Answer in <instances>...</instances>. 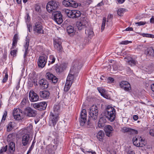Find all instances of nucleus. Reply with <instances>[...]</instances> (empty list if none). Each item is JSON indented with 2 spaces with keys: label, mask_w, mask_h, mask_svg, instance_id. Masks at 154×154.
<instances>
[{
  "label": "nucleus",
  "mask_w": 154,
  "mask_h": 154,
  "mask_svg": "<svg viewBox=\"0 0 154 154\" xmlns=\"http://www.w3.org/2000/svg\"><path fill=\"white\" fill-rule=\"evenodd\" d=\"M88 20L85 18L79 21H78L76 23V26L79 30L86 28L85 30V34L88 38H91L94 35V33L91 28L88 27Z\"/></svg>",
  "instance_id": "nucleus-1"
},
{
  "label": "nucleus",
  "mask_w": 154,
  "mask_h": 154,
  "mask_svg": "<svg viewBox=\"0 0 154 154\" xmlns=\"http://www.w3.org/2000/svg\"><path fill=\"white\" fill-rule=\"evenodd\" d=\"M74 65L71 69L69 74L67 77L66 82H69L72 84L74 78V75L77 72L78 70L82 67V64L81 61L75 60L73 63Z\"/></svg>",
  "instance_id": "nucleus-2"
},
{
  "label": "nucleus",
  "mask_w": 154,
  "mask_h": 154,
  "mask_svg": "<svg viewBox=\"0 0 154 154\" xmlns=\"http://www.w3.org/2000/svg\"><path fill=\"white\" fill-rule=\"evenodd\" d=\"M104 115L109 120L113 122L116 117L115 109L112 106L108 105L105 109Z\"/></svg>",
  "instance_id": "nucleus-3"
},
{
  "label": "nucleus",
  "mask_w": 154,
  "mask_h": 154,
  "mask_svg": "<svg viewBox=\"0 0 154 154\" xmlns=\"http://www.w3.org/2000/svg\"><path fill=\"white\" fill-rule=\"evenodd\" d=\"M98 109V107L95 105H93L90 107L89 112L90 116L87 122L88 125H89L90 120L91 119L94 121L97 119L99 112Z\"/></svg>",
  "instance_id": "nucleus-4"
},
{
  "label": "nucleus",
  "mask_w": 154,
  "mask_h": 154,
  "mask_svg": "<svg viewBox=\"0 0 154 154\" xmlns=\"http://www.w3.org/2000/svg\"><path fill=\"white\" fill-rule=\"evenodd\" d=\"M60 6V3L56 1L51 0L49 2L46 6V9L49 12H54V11L57 9Z\"/></svg>",
  "instance_id": "nucleus-5"
},
{
  "label": "nucleus",
  "mask_w": 154,
  "mask_h": 154,
  "mask_svg": "<svg viewBox=\"0 0 154 154\" xmlns=\"http://www.w3.org/2000/svg\"><path fill=\"white\" fill-rule=\"evenodd\" d=\"M59 113H51L49 120V125L54 127L56 124L59 118Z\"/></svg>",
  "instance_id": "nucleus-6"
},
{
  "label": "nucleus",
  "mask_w": 154,
  "mask_h": 154,
  "mask_svg": "<svg viewBox=\"0 0 154 154\" xmlns=\"http://www.w3.org/2000/svg\"><path fill=\"white\" fill-rule=\"evenodd\" d=\"M65 12L67 16L70 18H75L78 17L81 15V12L79 11L70 10L66 9Z\"/></svg>",
  "instance_id": "nucleus-7"
},
{
  "label": "nucleus",
  "mask_w": 154,
  "mask_h": 154,
  "mask_svg": "<svg viewBox=\"0 0 154 154\" xmlns=\"http://www.w3.org/2000/svg\"><path fill=\"white\" fill-rule=\"evenodd\" d=\"M13 114L14 119L17 120H21L24 117L23 113L19 108H14Z\"/></svg>",
  "instance_id": "nucleus-8"
},
{
  "label": "nucleus",
  "mask_w": 154,
  "mask_h": 154,
  "mask_svg": "<svg viewBox=\"0 0 154 154\" xmlns=\"http://www.w3.org/2000/svg\"><path fill=\"white\" fill-rule=\"evenodd\" d=\"M54 20L58 24L61 23L63 21L61 12L58 11L54 12L52 16Z\"/></svg>",
  "instance_id": "nucleus-9"
},
{
  "label": "nucleus",
  "mask_w": 154,
  "mask_h": 154,
  "mask_svg": "<svg viewBox=\"0 0 154 154\" xmlns=\"http://www.w3.org/2000/svg\"><path fill=\"white\" fill-rule=\"evenodd\" d=\"M33 29L35 33L38 34L44 33L43 26L41 23L40 22H37L35 23V25L33 26Z\"/></svg>",
  "instance_id": "nucleus-10"
},
{
  "label": "nucleus",
  "mask_w": 154,
  "mask_h": 154,
  "mask_svg": "<svg viewBox=\"0 0 154 154\" xmlns=\"http://www.w3.org/2000/svg\"><path fill=\"white\" fill-rule=\"evenodd\" d=\"M87 112L85 109H83L80 114V125L84 126L87 121Z\"/></svg>",
  "instance_id": "nucleus-11"
},
{
  "label": "nucleus",
  "mask_w": 154,
  "mask_h": 154,
  "mask_svg": "<svg viewBox=\"0 0 154 154\" xmlns=\"http://www.w3.org/2000/svg\"><path fill=\"white\" fill-rule=\"evenodd\" d=\"M47 104L45 102H42L33 104V107L38 110H44L45 109Z\"/></svg>",
  "instance_id": "nucleus-12"
},
{
  "label": "nucleus",
  "mask_w": 154,
  "mask_h": 154,
  "mask_svg": "<svg viewBox=\"0 0 154 154\" xmlns=\"http://www.w3.org/2000/svg\"><path fill=\"white\" fill-rule=\"evenodd\" d=\"M47 57L45 55L40 56L38 62L39 67L43 68L45 66L47 61Z\"/></svg>",
  "instance_id": "nucleus-13"
},
{
  "label": "nucleus",
  "mask_w": 154,
  "mask_h": 154,
  "mask_svg": "<svg viewBox=\"0 0 154 154\" xmlns=\"http://www.w3.org/2000/svg\"><path fill=\"white\" fill-rule=\"evenodd\" d=\"M24 113L26 116L29 117H34L37 114V112L30 107H27L25 110Z\"/></svg>",
  "instance_id": "nucleus-14"
},
{
  "label": "nucleus",
  "mask_w": 154,
  "mask_h": 154,
  "mask_svg": "<svg viewBox=\"0 0 154 154\" xmlns=\"http://www.w3.org/2000/svg\"><path fill=\"white\" fill-rule=\"evenodd\" d=\"M29 99L32 102L37 101L39 99L38 95L32 90H31L29 94Z\"/></svg>",
  "instance_id": "nucleus-15"
},
{
  "label": "nucleus",
  "mask_w": 154,
  "mask_h": 154,
  "mask_svg": "<svg viewBox=\"0 0 154 154\" xmlns=\"http://www.w3.org/2000/svg\"><path fill=\"white\" fill-rule=\"evenodd\" d=\"M63 4L66 7L75 8L78 6V4L72 0H65L63 2Z\"/></svg>",
  "instance_id": "nucleus-16"
},
{
  "label": "nucleus",
  "mask_w": 154,
  "mask_h": 154,
  "mask_svg": "<svg viewBox=\"0 0 154 154\" xmlns=\"http://www.w3.org/2000/svg\"><path fill=\"white\" fill-rule=\"evenodd\" d=\"M119 86L126 91H128L131 89V85L127 81H122L120 82L119 83Z\"/></svg>",
  "instance_id": "nucleus-17"
},
{
  "label": "nucleus",
  "mask_w": 154,
  "mask_h": 154,
  "mask_svg": "<svg viewBox=\"0 0 154 154\" xmlns=\"http://www.w3.org/2000/svg\"><path fill=\"white\" fill-rule=\"evenodd\" d=\"M104 130L106 136L111 137L112 136L113 129L112 127L110 125H106L104 128Z\"/></svg>",
  "instance_id": "nucleus-18"
},
{
  "label": "nucleus",
  "mask_w": 154,
  "mask_h": 154,
  "mask_svg": "<svg viewBox=\"0 0 154 154\" xmlns=\"http://www.w3.org/2000/svg\"><path fill=\"white\" fill-rule=\"evenodd\" d=\"M30 135L28 134H24L22 137V143L24 146L29 144L31 141Z\"/></svg>",
  "instance_id": "nucleus-19"
},
{
  "label": "nucleus",
  "mask_w": 154,
  "mask_h": 154,
  "mask_svg": "<svg viewBox=\"0 0 154 154\" xmlns=\"http://www.w3.org/2000/svg\"><path fill=\"white\" fill-rule=\"evenodd\" d=\"M61 42L59 39H55L54 41V48L59 52L62 51V47L61 45Z\"/></svg>",
  "instance_id": "nucleus-20"
},
{
  "label": "nucleus",
  "mask_w": 154,
  "mask_h": 154,
  "mask_svg": "<svg viewBox=\"0 0 154 154\" xmlns=\"http://www.w3.org/2000/svg\"><path fill=\"white\" fill-rule=\"evenodd\" d=\"M125 60L131 66H134L137 63V61L134 60L132 58L128 57L125 58Z\"/></svg>",
  "instance_id": "nucleus-21"
},
{
  "label": "nucleus",
  "mask_w": 154,
  "mask_h": 154,
  "mask_svg": "<svg viewBox=\"0 0 154 154\" xmlns=\"http://www.w3.org/2000/svg\"><path fill=\"white\" fill-rule=\"evenodd\" d=\"M121 131L122 132L124 133L130 132L132 134H138V131L137 130L125 127L122 128Z\"/></svg>",
  "instance_id": "nucleus-22"
},
{
  "label": "nucleus",
  "mask_w": 154,
  "mask_h": 154,
  "mask_svg": "<svg viewBox=\"0 0 154 154\" xmlns=\"http://www.w3.org/2000/svg\"><path fill=\"white\" fill-rule=\"evenodd\" d=\"M29 38L27 37H26L25 40V44L24 45V47L25 49V53L23 56L24 58H25L27 54L29 52L28 47L29 45Z\"/></svg>",
  "instance_id": "nucleus-23"
},
{
  "label": "nucleus",
  "mask_w": 154,
  "mask_h": 154,
  "mask_svg": "<svg viewBox=\"0 0 154 154\" xmlns=\"http://www.w3.org/2000/svg\"><path fill=\"white\" fill-rule=\"evenodd\" d=\"M39 94L41 98L44 99H48L49 97L50 94L48 91L44 90L40 91Z\"/></svg>",
  "instance_id": "nucleus-24"
},
{
  "label": "nucleus",
  "mask_w": 154,
  "mask_h": 154,
  "mask_svg": "<svg viewBox=\"0 0 154 154\" xmlns=\"http://www.w3.org/2000/svg\"><path fill=\"white\" fill-rule=\"evenodd\" d=\"M143 140V139L141 137L136 136L133 139V142L134 145L137 147H139V144L140 141Z\"/></svg>",
  "instance_id": "nucleus-25"
},
{
  "label": "nucleus",
  "mask_w": 154,
  "mask_h": 154,
  "mask_svg": "<svg viewBox=\"0 0 154 154\" xmlns=\"http://www.w3.org/2000/svg\"><path fill=\"white\" fill-rule=\"evenodd\" d=\"M106 122L105 117L101 118L98 122V126L100 128H104L105 123Z\"/></svg>",
  "instance_id": "nucleus-26"
},
{
  "label": "nucleus",
  "mask_w": 154,
  "mask_h": 154,
  "mask_svg": "<svg viewBox=\"0 0 154 154\" xmlns=\"http://www.w3.org/2000/svg\"><path fill=\"white\" fill-rule=\"evenodd\" d=\"M46 78L48 80L51 79V77H54V80H52V82L54 83H55L57 82L58 81V79L52 73L50 72H48L46 73Z\"/></svg>",
  "instance_id": "nucleus-27"
},
{
  "label": "nucleus",
  "mask_w": 154,
  "mask_h": 154,
  "mask_svg": "<svg viewBox=\"0 0 154 154\" xmlns=\"http://www.w3.org/2000/svg\"><path fill=\"white\" fill-rule=\"evenodd\" d=\"M39 85L41 87L43 88H47L48 87V82L46 80L43 79H42L39 81Z\"/></svg>",
  "instance_id": "nucleus-28"
},
{
  "label": "nucleus",
  "mask_w": 154,
  "mask_h": 154,
  "mask_svg": "<svg viewBox=\"0 0 154 154\" xmlns=\"http://www.w3.org/2000/svg\"><path fill=\"white\" fill-rule=\"evenodd\" d=\"M9 147L8 151L11 153H13L15 150V145L14 142H10L9 143Z\"/></svg>",
  "instance_id": "nucleus-29"
},
{
  "label": "nucleus",
  "mask_w": 154,
  "mask_h": 154,
  "mask_svg": "<svg viewBox=\"0 0 154 154\" xmlns=\"http://www.w3.org/2000/svg\"><path fill=\"white\" fill-rule=\"evenodd\" d=\"M66 68V66L64 64H61L59 66H58L56 67L57 72H61L64 70Z\"/></svg>",
  "instance_id": "nucleus-30"
},
{
  "label": "nucleus",
  "mask_w": 154,
  "mask_h": 154,
  "mask_svg": "<svg viewBox=\"0 0 154 154\" xmlns=\"http://www.w3.org/2000/svg\"><path fill=\"white\" fill-rule=\"evenodd\" d=\"M18 39V36L17 34H15L14 36L13 39V43L12 48H14L17 45Z\"/></svg>",
  "instance_id": "nucleus-31"
},
{
  "label": "nucleus",
  "mask_w": 154,
  "mask_h": 154,
  "mask_svg": "<svg viewBox=\"0 0 154 154\" xmlns=\"http://www.w3.org/2000/svg\"><path fill=\"white\" fill-rule=\"evenodd\" d=\"M104 135V132L102 131H100L97 133V139L100 141H102Z\"/></svg>",
  "instance_id": "nucleus-32"
},
{
  "label": "nucleus",
  "mask_w": 154,
  "mask_h": 154,
  "mask_svg": "<svg viewBox=\"0 0 154 154\" xmlns=\"http://www.w3.org/2000/svg\"><path fill=\"white\" fill-rule=\"evenodd\" d=\"M15 139V136L13 133H12L9 134L7 137V140L8 142H14L13 141Z\"/></svg>",
  "instance_id": "nucleus-33"
},
{
  "label": "nucleus",
  "mask_w": 154,
  "mask_h": 154,
  "mask_svg": "<svg viewBox=\"0 0 154 154\" xmlns=\"http://www.w3.org/2000/svg\"><path fill=\"white\" fill-rule=\"evenodd\" d=\"M66 29L68 34L73 33L75 32L74 27L71 26H68L67 27Z\"/></svg>",
  "instance_id": "nucleus-34"
},
{
  "label": "nucleus",
  "mask_w": 154,
  "mask_h": 154,
  "mask_svg": "<svg viewBox=\"0 0 154 154\" xmlns=\"http://www.w3.org/2000/svg\"><path fill=\"white\" fill-rule=\"evenodd\" d=\"M60 109V106L59 104L55 105L54 106L53 112L51 113H55V114L58 113Z\"/></svg>",
  "instance_id": "nucleus-35"
},
{
  "label": "nucleus",
  "mask_w": 154,
  "mask_h": 154,
  "mask_svg": "<svg viewBox=\"0 0 154 154\" xmlns=\"http://www.w3.org/2000/svg\"><path fill=\"white\" fill-rule=\"evenodd\" d=\"M148 55L151 56H154V49L152 48H149L147 49V53Z\"/></svg>",
  "instance_id": "nucleus-36"
},
{
  "label": "nucleus",
  "mask_w": 154,
  "mask_h": 154,
  "mask_svg": "<svg viewBox=\"0 0 154 154\" xmlns=\"http://www.w3.org/2000/svg\"><path fill=\"white\" fill-rule=\"evenodd\" d=\"M72 84L68 82H66L64 88V90L65 91H67L70 89Z\"/></svg>",
  "instance_id": "nucleus-37"
},
{
  "label": "nucleus",
  "mask_w": 154,
  "mask_h": 154,
  "mask_svg": "<svg viewBox=\"0 0 154 154\" xmlns=\"http://www.w3.org/2000/svg\"><path fill=\"white\" fill-rule=\"evenodd\" d=\"M14 128L13 123L10 122L8 124L7 127V131L9 132L11 131Z\"/></svg>",
  "instance_id": "nucleus-38"
},
{
  "label": "nucleus",
  "mask_w": 154,
  "mask_h": 154,
  "mask_svg": "<svg viewBox=\"0 0 154 154\" xmlns=\"http://www.w3.org/2000/svg\"><path fill=\"white\" fill-rule=\"evenodd\" d=\"M106 18L105 17H103V19L101 27V31L102 32L104 29L105 26L106 25Z\"/></svg>",
  "instance_id": "nucleus-39"
},
{
  "label": "nucleus",
  "mask_w": 154,
  "mask_h": 154,
  "mask_svg": "<svg viewBox=\"0 0 154 154\" xmlns=\"http://www.w3.org/2000/svg\"><path fill=\"white\" fill-rule=\"evenodd\" d=\"M4 72L5 73V75L4 77L3 78L2 80V82L3 83L5 82L8 80V75L7 71L6 70H4Z\"/></svg>",
  "instance_id": "nucleus-40"
},
{
  "label": "nucleus",
  "mask_w": 154,
  "mask_h": 154,
  "mask_svg": "<svg viewBox=\"0 0 154 154\" xmlns=\"http://www.w3.org/2000/svg\"><path fill=\"white\" fill-rule=\"evenodd\" d=\"M55 58L53 55H51L50 56L49 62L50 63L52 64L54 63L55 61Z\"/></svg>",
  "instance_id": "nucleus-41"
},
{
  "label": "nucleus",
  "mask_w": 154,
  "mask_h": 154,
  "mask_svg": "<svg viewBox=\"0 0 154 154\" xmlns=\"http://www.w3.org/2000/svg\"><path fill=\"white\" fill-rule=\"evenodd\" d=\"M140 35L144 37L154 38V35L149 34H146L144 33H140Z\"/></svg>",
  "instance_id": "nucleus-42"
},
{
  "label": "nucleus",
  "mask_w": 154,
  "mask_h": 154,
  "mask_svg": "<svg viewBox=\"0 0 154 154\" xmlns=\"http://www.w3.org/2000/svg\"><path fill=\"white\" fill-rule=\"evenodd\" d=\"M125 9L124 8H121L119 9L117 11V13L119 16H122L125 11Z\"/></svg>",
  "instance_id": "nucleus-43"
},
{
  "label": "nucleus",
  "mask_w": 154,
  "mask_h": 154,
  "mask_svg": "<svg viewBox=\"0 0 154 154\" xmlns=\"http://www.w3.org/2000/svg\"><path fill=\"white\" fill-rule=\"evenodd\" d=\"M35 11L38 12H40L41 11L40 6L38 4H36L35 6Z\"/></svg>",
  "instance_id": "nucleus-44"
},
{
  "label": "nucleus",
  "mask_w": 154,
  "mask_h": 154,
  "mask_svg": "<svg viewBox=\"0 0 154 154\" xmlns=\"http://www.w3.org/2000/svg\"><path fill=\"white\" fill-rule=\"evenodd\" d=\"M27 102L28 100L26 99H23L20 103L21 106L22 107H23L25 106L26 105Z\"/></svg>",
  "instance_id": "nucleus-45"
},
{
  "label": "nucleus",
  "mask_w": 154,
  "mask_h": 154,
  "mask_svg": "<svg viewBox=\"0 0 154 154\" xmlns=\"http://www.w3.org/2000/svg\"><path fill=\"white\" fill-rule=\"evenodd\" d=\"M97 89L99 92L100 93L101 95L102 94H103L105 93V90L102 88H97Z\"/></svg>",
  "instance_id": "nucleus-46"
},
{
  "label": "nucleus",
  "mask_w": 154,
  "mask_h": 154,
  "mask_svg": "<svg viewBox=\"0 0 154 154\" xmlns=\"http://www.w3.org/2000/svg\"><path fill=\"white\" fill-rule=\"evenodd\" d=\"M132 42L131 41H128V40H126L124 41H122L119 43L121 45H126L130 43H131Z\"/></svg>",
  "instance_id": "nucleus-47"
},
{
  "label": "nucleus",
  "mask_w": 154,
  "mask_h": 154,
  "mask_svg": "<svg viewBox=\"0 0 154 154\" xmlns=\"http://www.w3.org/2000/svg\"><path fill=\"white\" fill-rule=\"evenodd\" d=\"M8 146L6 145L5 147H3L0 150V153L6 151L7 149Z\"/></svg>",
  "instance_id": "nucleus-48"
},
{
  "label": "nucleus",
  "mask_w": 154,
  "mask_h": 154,
  "mask_svg": "<svg viewBox=\"0 0 154 154\" xmlns=\"http://www.w3.org/2000/svg\"><path fill=\"white\" fill-rule=\"evenodd\" d=\"M145 144V142L144 140L143 139L142 141H140V143L139 144V147H142L144 146Z\"/></svg>",
  "instance_id": "nucleus-49"
},
{
  "label": "nucleus",
  "mask_w": 154,
  "mask_h": 154,
  "mask_svg": "<svg viewBox=\"0 0 154 154\" xmlns=\"http://www.w3.org/2000/svg\"><path fill=\"white\" fill-rule=\"evenodd\" d=\"M7 111H5L4 112V114L2 116V119L1 121L2 123L3 122V121H5V120L6 116H7Z\"/></svg>",
  "instance_id": "nucleus-50"
},
{
  "label": "nucleus",
  "mask_w": 154,
  "mask_h": 154,
  "mask_svg": "<svg viewBox=\"0 0 154 154\" xmlns=\"http://www.w3.org/2000/svg\"><path fill=\"white\" fill-rule=\"evenodd\" d=\"M145 24L146 22L143 21H140L139 22L135 23V24H137L139 26L143 25H145Z\"/></svg>",
  "instance_id": "nucleus-51"
},
{
  "label": "nucleus",
  "mask_w": 154,
  "mask_h": 154,
  "mask_svg": "<svg viewBox=\"0 0 154 154\" xmlns=\"http://www.w3.org/2000/svg\"><path fill=\"white\" fill-rule=\"evenodd\" d=\"M149 133L151 136L154 137V129H151L149 131Z\"/></svg>",
  "instance_id": "nucleus-52"
},
{
  "label": "nucleus",
  "mask_w": 154,
  "mask_h": 154,
  "mask_svg": "<svg viewBox=\"0 0 154 154\" xmlns=\"http://www.w3.org/2000/svg\"><path fill=\"white\" fill-rule=\"evenodd\" d=\"M17 51L15 50L11 51V55L13 56H15L17 53Z\"/></svg>",
  "instance_id": "nucleus-53"
},
{
  "label": "nucleus",
  "mask_w": 154,
  "mask_h": 154,
  "mask_svg": "<svg viewBox=\"0 0 154 154\" xmlns=\"http://www.w3.org/2000/svg\"><path fill=\"white\" fill-rule=\"evenodd\" d=\"M108 79L109 82H113L114 81V79L112 77H109L108 78Z\"/></svg>",
  "instance_id": "nucleus-54"
},
{
  "label": "nucleus",
  "mask_w": 154,
  "mask_h": 154,
  "mask_svg": "<svg viewBox=\"0 0 154 154\" xmlns=\"http://www.w3.org/2000/svg\"><path fill=\"white\" fill-rule=\"evenodd\" d=\"M20 80L19 81V82H18L17 85L16 87V90H17L19 89V88L20 86Z\"/></svg>",
  "instance_id": "nucleus-55"
},
{
  "label": "nucleus",
  "mask_w": 154,
  "mask_h": 154,
  "mask_svg": "<svg viewBox=\"0 0 154 154\" xmlns=\"http://www.w3.org/2000/svg\"><path fill=\"white\" fill-rule=\"evenodd\" d=\"M35 142V140H34L33 141L32 145H31L30 147V148H31V149H33Z\"/></svg>",
  "instance_id": "nucleus-56"
},
{
  "label": "nucleus",
  "mask_w": 154,
  "mask_h": 154,
  "mask_svg": "<svg viewBox=\"0 0 154 154\" xmlns=\"http://www.w3.org/2000/svg\"><path fill=\"white\" fill-rule=\"evenodd\" d=\"M138 118V117L137 115H134L133 116V119L135 121L137 120Z\"/></svg>",
  "instance_id": "nucleus-57"
},
{
  "label": "nucleus",
  "mask_w": 154,
  "mask_h": 154,
  "mask_svg": "<svg viewBox=\"0 0 154 154\" xmlns=\"http://www.w3.org/2000/svg\"><path fill=\"white\" fill-rule=\"evenodd\" d=\"M87 154H96V153L95 152H93L92 151H87Z\"/></svg>",
  "instance_id": "nucleus-58"
},
{
  "label": "nucleus",
  "mask_w": 154,
  "mask_h": 154,
  "mask_svg": "<svg viewBox=\"0 0 154 154\" xmlns=\"http://www.w3.org/2000/svg\"><path fill=\"white\" fill-rule=\"evenodd\" d=\"M102 96H103V97H105L106 98L108 99L109 97V96L108 95L106 94L105 93L104 94H102Z\"/></svg>",
  "instance_id": "nucleus-59"
},
{
  "label": "nucleus",
  "mask_w": 154,
  "mask_h": 154,
  "mask_svg": "<svg viewBox=\"0 0 154 154\" xmlns=\"http://www.w3.org/2000/svg\"><path fill=\"white\" fill-rule=\"evenodd\" d=\"M104 5V3H103V1L101 2L100 3H99L97 5V6H102Z\"/></svg>",
  "instance_id": "nucleus-60"
},
{
  "label": "nucleus",
  "mask_w": 154,
  "mask_h": 154,
  "mask_svg": "<svg viewBox=\"0 0 154 154\" xmlns=\"http://www.w3.org/2000/svg\"><path fill=\"white\" fill-rule=\"evenodd\" d=\"M125 30L126 31H132L133 28L132 27H128Z\"/></svg>",
  "instance_id": "nucleus-61"
},
{
  "label": "nucleus",
  "mask_w": 154,
  "mask_h": 154,
  "mask_svg": "<svg viewBox=\"0 0 154 154\" xmlns=\"http://www.w3.org/2000/svg\"><path fill=\"white\" fill-rule=\"evenodd\" d=\"M16 99V97H14V96H12V97H11L10 98V101H13V100L14 99Z\"/></svg>",
  "instance_id": "nucleus-62"
},
{
  "label": "nucleus",
  "mask_w": 154,
  "mask_h": 154,
  "mask_svg": "<svg viewBox=\"0 0 154 154\" xmlns=\"http://www.w3.org/2000/svg\"><path fill=\"white\" fill-rule=\"evenodd\" d=\"M150 22L151 23H154V17H152L150 19Z\"/></svg>",
  "instance_id": "nucleus-63"
},
{
  "label": "nucleus",
  "mask_w": 154,
  "mask_h": 154,
  "mask_svg": "<svg viewBox=\"0 0 154 154\" xmlns=\"http://www.w3.org/2000/svg\"><path fill=\"white\" fill-rule=\"evenodd\" d=\"M151 88L152 91L154 92V83L151 85Z\"/></svg>",
  "instance_id": "nucleus-64"
}]
</instances>
